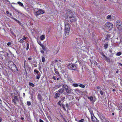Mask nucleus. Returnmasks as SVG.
<instances>
[{"instance_id": "nucleus-1", "label": "nucleus", "mask_w": 122, "mask_h": 122, "mask_svg": "<svg viewBox=\"0 0 122 122\" xmlns=\"http://www.w3.org/2000/svg\"><path fill=\"white\" fill-rule=\"evenodd\" d=\"M62 87L64 88V90L66 91V93L68 94H70L71 93V89L69 88L68 86L64 84L63 86Z\"/></svg>"}, {"instance_id": "nucleus-2", "label": "nucleus", "mask_w": 122, "mask_h": 122, "mask_svg": "<svg viewBox=\"0 0 122 122\" xmlns=\"http://www.w3.org/2000/svg\"><path fill=\"white\" fill-rule=\"evenodd\" d=\"M117 27L118 29L120 30L122 29V22L120 20H117V21L116 24Z\"/></svg>"}, {"instance_id": "nucleus-3", "label": "nucleus", "mask_w": 122, "mask_h": 122, "mask_svg": "<svg viewBox=\"0 0 122 122\" xmlns=\"http://www.w3.org/2000/svg\"><path fill=\"white\" fill-rule=\"evenodd\" d=\"M70 25L65 24L64 29L65 32H69L70 30Z\"/></svg>"}, {"instance_id": "nucleus-4", "label": "nucleus", "mask_w": 122, "mask_h": 122, "mask_svg": "<svg viewBox=\"0 0 122 122\" xmlns=\"http://www.w3.org/2000/svg\"><path fill=\"white\" fill-rule=\"evenodd\" d=\"M104 27L108 29L112 28L113 27V24L109 22L107 23L104 25Z\"/></svg>"}, {"instance_id": "nucleus-5", "label": "nucleus", "mask_w": 122, "mask_h": 122, "mask_svg": "<svg viewBox=\"0 0 122 122\" xmlns=\"http://www.w3.org/2000/svg\"><path fill=\"white\" fill-rule=\"evenodd\" d=\"M68 67L69 69L72 70H75L77 68L76 66L74 64L69 65H68Z\"/></svg>"}, {"instance_id": "nucleus-6", "label": "nucleus", "mask_w": 122, "mask_h": 122, "mask_svg": "<svg viewBox=\"0 0 122 122\" xmlns=\"http://www.w3.org/2000/svg\"><path fill=\"white\" fill-rule=\"evenodd\" d=\"M34 13L36 16L39 15L41 14H42L44 13L43 11L41 10L40 9L38 11H35Z\"/></svg>"}, {"instance_id": "nucleus-7", "label": "nucleus", "mask_w": 122, "mask_h": 122, "mask_svg": "<svg viewBox=\"0 0 122 122\" xmlns=\"http://www.w3.org/2000/svg\"><path fill=\"white\" fill-rule=\"evenodd\" d=\"M69 18V19L71 20L72 22L74 21H76V19H75V17L73 16H68L67 17V18Z\"/></svg>"}, {"instance_id": "nucleus-8", "label": "nucleus", "mask_w": 122, "mask_h": 122, "mask_svg": "<svg viewBox=\"0 0 122 122\" xmlns=\"http://www.w3.org/2000/svg\"><path fill=\"white\" fill-rule=\"evenodd\" d=\"M101 119L102 122H109L107 119L103 116H102V117H101Z\"/></svg>"}, {"instance_id": "nucleus-9", "label": "nucleus", "mask_w": 122, "mask_h": 122, "mask_svg": "<svg viewBox=\"0 0 122 122\" xmlns=\"http://www.w3.org/2000/svg\"><path fill=\"white\" fill-rule=\"evenodd\" d=\"M18 100V98L16 96H15L14 97V99L12 100V102L15 104L16 103V102Z\"/></svg>"}, {"instance_id": "nucleus-10", "label": "nucleus", "mask_w": 122, "mask_h": 122, "mask_svg": "<svg viewBox=\"0 0 122 122\" xmlns=\"http://www.w3.org/2000/svg\"><path fill=\"white\" fill-rule=\"evenodd\" d=\"M72 21L71 20L69 19H68V20H66L65 22V24H67L68 25H70V24L71 23Z\"/></svg>"}, {"instance_id": "nucleus-11", "label": "nucleus", "mask_w": 122, "mask_h": 122, "mask_svg": "<svg viewBox=\"0 0 122 122\" xmlns=\"http://www.w3.org/2000/svg\"><path fill=\"white\" fill-rule=\"evenodd\" d=\"M60 96V94L58 92L56 93L55 94L54 97L55 98H58Z\"/></svg>"}, {"instance_id": "nucleus-12", "label": "nucleus", "mask_w": 122, "mask_h": 122, "mask_svg": "<svg viewBox=\"0 0 122 122\" xmlns=\"http://www.w3.org/2000/svg\"><path fill=\"white\" fill-rule=\"evenodd\" d=\"M64 88L62 87V88L58 90V92H59L60 94H62L64 92Z\"/></svg>"}, {"instance_id": "nucleus-13", "label": "nucleus", "mask_w": 122, "mask_h": 122, "mask_svg": "<svg viewBox=\"0 0 122 122\" xmlns=\"http://www.w3.org/2000/svg\"><path fill=\"white\" fill-rule=\"evenodd\" d=\"M69 32H65V33L64 35V36L65 38H67L68 37V35H69Z\"/></svg>"}, {"instance_id": "nucleus-14", "label": "nucleus", "mask_w": 122, "mask_h": 122, "mask_svg": "<svg viewBox=\"0 0 122 122\" xmlns=\"http://www.w3.org/2000/svg\"><path fill=\"white\" fill-rule=\"evenodd\" d=\"M38 99L40 101L42 100V96L40 94H38Z\"/></svg>"}, {"instance_id": "nucleus-15", "label": "nucleus", "mask_w": 122, "mask_h": 122, "mask_svg": "<svg viewBox=\"0 0 122 122\" xmlns=\"http://www.w3.org/2000/svg\"><path fill=\"white\" fill-rule=\"evenodd\" d=\"M91 118L92 121H96L97 120V119L95 116L92 117Z\"/></svg>"}, {"instance_id": "nucleus-16", "label": "nucleus", "mask_w": 122, "mask_h": 122, "mask_svg": "<svg viewBox=\"0 0 122 122\" xmlns=\"http://www.w3.org/2000/svg\"><path fill=\"white\" fill-rule=\"evenodd\" d=\"M45 38V36L44 35H43L41 36L40 37V39L41 40H43Z\"/></svg>"}, {"instance_id": "nucleus-17", "label": "nucleus", "mask_w": 122, "mask_h": 122, "mask_svg": "<svg viewBox=\"0 0 122 122\" xmlns=\"http://www.w3.org/2000/svg\"><path fill=\"white\" fill-rule=\"evenodd\" d=\"M40 46L42 47L43 49L45 51H46V47L44 46V45H42V44H41L40 45Z\"/></svg>"}, {"instance_id": "nucleus-18", "label": "nucleus", "mask_w": 122, "mask_h": 122, "mask_svg": "<svg viewBox=\"0 0 122 122\" xmlns=\"http://www.w3.org/2000/svg\"><path fill=\"white\" fill-rule=\"evenodd\" d=\"M102 57L103 58V59L104 60L106 58H107V57L105 56L103 53H102Z\"/></svg>"}, {"instance_id": "nucleus-19", "label": "nucleus", "mask_w": 122, "mask_h": 122, "mask_svg": "<svg viewBox=\"0 0 122 122\" xmlns=\"http://www.w3.org/2000/svg\"><path fill=\"white\" fill-rule=\"evenodd\" d=\"M65 97H63L61 98V99L60 101L61 102H63L65 100Z\"/></svg>"}, {"instance_id": "nucleus-20", "label": "nucleus", "mask_w": 122, "mask_h": 122, "mask_svg": "<svg viewBox=\"0 0 122 122\" xmlns=\"http://www.w3.org/2000/svg\"><path fill=\"white\" fill-rule=\"evenodd\" d=\"M108 44H105L104 45V47L105 49H106L108 47Z\"/></svg>"}, {"instance_id": "nucleus-21", "label": "nucleus", "mask_w": 122, "mask_h": 122, "mask_svg": "<svg viewBox=\"0 0 122 122\" xmlns=\"http://www.w3.org/2000/svg\"><path fill=\"white\" fill-rule=\"evenodd\" d=\"M41 75L40 74V73L39 74H37L36 76V78L39 79Z\"/></svg>"}, {"instance_id": "nucleus-22", "label": "nucleus", "mask_w": 122, "mask_h": 122, "mask_svg": "<svg viewBox=\"0 0 122 122\" xmlns=\"http://www.w3.org/2000/svg\"><path fill=\"white\" fill-rule=\"evenodd\" d=\"M105 60H107V61L108 62H109L110 61V59L109 58L107 57V58H106Z\"/></svg>"}, {"instance_id": "nucleus-23", "label": "nucleus", "mask_w": 122, "mask_h": 122, "mask_svg": "<svg viewBox=\"0 0 122 122\" xmlns=\"http://www.w3.org/2000/svg\"><path fill=\"white\" fill-rule=\"evenodd\" d=\"M88 99H89L91 101H92L93 100V97L92 96L90 97H88Z\"/></svg>"}, {"instance_id": "nucleus-24", "label": "nucleus", "mask_w": 122, "mask_h": 122, "mask_svg": "<svg viewBox=\"0 0 122 122\" xmlns=\"http://www.w3.org/2000/svg\"><path fill=\"white\" fill-rule=\"evenodd\" d=\"M17 3L19 5L23 7V4L22 3L20 2H18Z\"/></svg>"}, {"instance_id": "nucleus-25", "label": "nucleus", "mask_w": 122, "mask_h": 122, "mask_svg": "<svg viewBox=\"0 0 122 122\" xmlns=\"http://www.w3.org/2000/svg\"><path fill=\"white\" fill-rule=\"evenodd\" d=\"M55 73H56L57 75H59V74L58 72V71H57V69H55Z\"/></svg>"}, {"instance_id": "nucleus-26", "label": "nucleus", "mask_w": 122, "mask_h": 122, "mask_svg": "<svg viewBox=\"0 0 122 122\" xmlns=\"http://www.w3.org/2000/svg\"><path fill=\"white\" fill-rule=\"evenodd\" d=\"M78 86V85L77 83H74L73 84V86L75 87H77Z\"/></svg>"}, {"instance_id": "nucleus-27", "label": "nucleus", "mask_w": 122, "mask_h": 122, "mask_svg": "<svg viewBox=\"0 0 122 122\" xmlns=\"http://www.w3.org/2000/svg\"><path fill=\"white\" fill-rule=\"evenodd\" d=\"M29 85L32 87H34L35 86V85L33 83L30 82L29 83Z\"/></svg>"}, {"instance_id": "nucleus-28", "label": "nucleus", "mask_w": 122, "mask_h": 122, "mask_svg": "<svg viewBox=\"0 0 122 122\" xmlns=\"http://www.w3.org/2000/svg\"><path fill=\"white\" fill-rule=\"evenodd\" d=\"M107 19H111V15H108L107 17Z\"/></svg>"}, {"instance_id": "nucleus-29", "label": "nucleus", "mask_w": 122, "mask_h": 122, "mask_svg": "<svg viewBox=\"0 0 122 122\" xmlns=\"http://www.w3.org/2000/svg\"><path fill=\"white\" fill-rule=\"evenodd\" d=\"M42 61L43 62H45V58L43 56H42Z\"/></svg>"}, {"instance_id": "nucleus-30", "label": "nucleus", "mask_w": 122, "mask_h": 122, "mask_svg": "<svg viewBox=\"0 0 122 122\" xmlns=\"http://www.w3.org/2000/svg\"><path fill=\"white\" fill-rule=\"evenodd\" d=\"M79 86L80 87L82 88H83L85 87V86L84 85L81 84Z\"/></svg>"}, {"instance_id": "nucleus-31", "label": "nucleus", "mask_w": 122, "mask_h": 122, "mask_svg": "<svg viewBox=\"0 0 122 122\" xmlns=\"http://www.w3.org/2000/svg\"><path fill=\"white\" fill-rule=\"evenodd\" d=\"M62 107L63 109L65 111H66V110L65 107V106L63 104H62Z\"/></svg>"}, {"instance_id": "nucleus-32", "label": "nucleus", "mask_w": 122, "mask_h": 122, "mask_svg": "<svg viewBox=\"0 0 122 122\" xmlns=\"http://www.w3.org/2000/svg\"><path fill=\"white\" fill-rule=\"evenodd\" d=\"M121 54V52H119L117 53L116 54V55L117 56H119Z\"/></svg>"}, {"instance_id": "nucleus-33", "label": "nucleus", "mask_w": 122, "mask_h": 122, "mask_svg": "<svg viewBox=\"0 0 122 122\" xmlns=\"http://www.w3.org/2000/svg\"><path fill=\"white\" fill-rule=\"evenodd\" d=\"M27 46L26 49L27 50H28L29 49V44L28 43H27Z\"/></svg>"}, {"instance_id": "nucleus-34", "label": "nucleus", "mask_w": 122, "mask_h": 122, "mask_svg": "<svg viewBox=\"0 0 122 122\" xmlns=\"http://www.w3.org/2000/svg\"><path fill=\"white\" fill-rule=\"evenodd\" d=\"M34 72H36V74H38L39 73V71L36 70V69H35L34 71Z\"/></svg>"}, {"instance_id": "nucleus-35", "label": "nucleus", "mask_w": 122, "mask_h": 122, "mask_svg": "<svg viewBox=\"0 0 122 122\" xmlns=\"http://www.w3.org/2000/svg\"><path fill=\"white\" fill-rule=\"evenodd\" d=\"M113 53H110L109 55V57H111V56H113Z\"/></svg>"}, {"instance_id": "nucleus-36", "label": "nucleus", "mask_w": 122, "mask_h": 122, "mask_svg": "<svg viewBox=\"0 0 122 122\" xmlns=\"http://www.w3.org/2000/svg\"><path fill=\"white\" fill-rule=\"evenodd\" d=\"M27 104L28 106H29L31 105V103L30 102L28 101L27 102Z\"/></svg>"}, {"instance_id": "nucleus-37", "label": "nucleus", "mask_w": 122, "mask_h": 122, "mask_svg": "<svg viewBox=\"0 0 122 122\" xmlns=\"http://www.w3.org/2000/svg\"><path fill=\"white\" fill-rule=\"evenodd\" d=\"M24 42V41L23 40V39H20L19 41V42L21 43H23V42Z\"/></svg>"}, {"instance_id": "nucleus-38", "label": "nucleus", "mask_w": 122, "mask_h": 122, "mask_svg": "<svg viewBox=\"0 0 122 122\" xmlns=\"http://www.w3.org/2000/svg\"><path fill=\"white\" fill-rule=\"evenodd\" d=\"M100 93L101 95H103L104 93L103 92H102L101 90L100 91Z\"/></svg>"}, {"instance_id": "nucleus-39", "label": "nucleus", "mask_w": 122, "mask_h": 122, "mask_svg": "<svg viewBox=\"0 0 122 122\" xmlns=\"http://www.w3.org/2000/svg\"><path fill=\"white\" fill-rule=\"evenodd\" d=\"M89 112L90 113V114L91 113H93V111L91 109H89Z\"/></svg>"}, {"instance_id": "nucleus-40", "label": "nucleus", "mask_w": 122, "mask_h": 122, "mask_svg": "<svg viewBox=\"0 0 122 122\" xmlns=\"http://www.w3.org/2000/svg\"><path fill=\"white\" fill-rule=\"evenodd\" d=\"M84 121V119H82L81 120H79V122H83Z\"/></svg>"}, {"instance_id": "nucleus-41", "label": "nucleus", "mask_w": 122, "mask_h": 122, "mask_svg": "<svg viewBox=\"0 0 122 122\" xmlns=\"http://www.w3.org/2000/svg\"><path fill=\"white\" fill-rule=\"evenodd\" d=\"M61 101H60L58 103V105H60V106H61Z\"/></svg>"}, {"instance_id": "nucleus-42", "label": "nucleus", "mask_w": 122, "mask_h": 122, "mask_svg": "<svg viewBox=\"0 0 122 122\" xmlns=\"http://www.w3.org/2000/svg\"><path fill=\"white\" fill-rule=\"evenodd\" d=\"M13 19H14V20H15L18 23L19 21L18 20H17L15 18H13Z\"/></svg>"}, {"instance_id": "nucleus-43", "label": "nucleus", "mask_w": 122, "mask_h": 122, "mask_svg": "<svg viewBox=\"0 0 122 122\" xmlns=\"http://www.w3.org/2000/svg\"><path fill=\"white\" fill-rule=\"evenodd\" d=\"M91 117H93L95 116H94V115L93 113L92 114V113H91Z\"/></svg>"}, {"instance_id": "nucleus-44", "label": "nucleus", "mask_w": 122, "mask_h": 122, "mask_svg": "<svg viewBox=\"0 0 122 122\" xmlns=\"http://www.w3.org/2000/svg\"><path fill=\"white\" fill-rule=\"evenodd\" d=\"M11 43L10 42H9L7 44V45L8 46H9L10 45H11Z\"/></svg>"}, {"instance_id": "nucleus-45", "label": "nucleus", "mask_w": 122, "mask_h": 122, "mask_svg": "<svg viewBox=\"0 0 122 122\" xmlns=\"http://www.w3.org/2000/svg\"><path fill=\"white\" fill-rule=\"evenodd\" d=\"M52 78L53 79L55 80H56V78L55 76H53L52 77Z\"/></svg>"}, {"instance_id": "nucleus-46", "label": "nucleus", "mask_w": 122, "mask_h": 122, "mask_svg": "<svg viewBox=\"0 0 122 122\" xmlns=\"http://www.w3.org/2000/svg\"><path fill=\"white\" fill-rule=\"evenodd\" d=\"M18 23L20 25H22V24L19 21Z\"/></svg>"}, {"instance_id": "nucleus-47", "label": "nucleus", "mask_w": 122, "mask_h": 122, "mask_svg": "<svg viewBox=\"0 0 122 122\" xmlns=\"http://www.w3.org/2000/svg\"><path fill=\"white\" fill-rule=\"evenodd\" d=\"M32 58L31 57H29L28 58V59L29 60H32Z\"/></svg>"}, {"instance_id": "nucleus-48", "label": "nucleus", "mask_w": 122, "mask_h": 122, "mask_svg": "<svg viewBox=\"0 0 122 122\" xmlns=\"http://www.w3.org/2000/svg\"><path fill=\"white\" fill-rule=\"evenodd\" d=\"M22 39H23V40H25L26 39V38L24 36L23 37V38Z\"/></svg>"}, {"instance_id": "nucleus-49", "label": "nucleus", "mask_w": 122, "mask_h": 122, "mask_svg": "<svg viewBox=\"0 0 122 122\" xmlns=\"http://www.w3.org/2000/svg\"><path fill=\"white\" fill-rule=\"evenodd\" d=\"M6 13H7V14H9V13H10L8 11H6Z\"/></svg>"}, {"instance_id": "nucleus-50", "label": "nucleus", "mask_w": 122, "mask_h": 122, "mask_svg": "<svg viewBox=\"0 0 122 122\" xmlns=\"http://www.w3.org/2000/svg\"><path fill=\"white\" fill-rule=\"evenodd\" d=\"M39 122H44L41 119H40Z\"/></svg>"}, {"instance_id": "nucleus-51", "label": "nucleus", "mask_w": 122, "mask_h": 122, "mask_svg": "<svg viewBox=\"0 0 122 122\" xmlns=\"http://www.w3.org/2000/svg\"><path fill=\"white\" fill-rule=\"evenodd\" d=\"M41 53H44V51L43 50H41Z\"/></svg>"}, {"instance_id": "nucleus-52", "label": "nucleus", "mask_w": 122, "mask_h": 122, "mask_svg": "<svg viewBox=\"0 0 122 122\" xmlns=\"http://www.w3.org/2000/svg\"><path fill=\"white\" fill-rule=\"evenodd\" d=\"M109 51L110 53H112V51L111 50H109Z\"/></svg>"}, {"instance_id": "nucleus-53", "label": "nucleus", "mask_w": 122, "mask_h": 122, "mask_svg": "<svg viewBox=\"0 0 122 122\" xmlns=\"http://www.w3.org/2000/svg\"><path fill=\"white\" fill-rule=\"evenodd\" d=\"M2 118L1 117H0V122H2Z\"/></svg>"}, {"instance_id": "nucleus-54", "label": "nucleus", "mask_w": 122, "mask_h": 122, "mask_svg": "<svg viewBox=\"0 0 122 122\" xmlns=\"http://www.w3.org/2000/svg\"><path fill=\"white\" fill-rule=\"evenodd\" d=\"M97 89H100V87L99 86H97Z\"/></svg>"}, {"instance_id": "nucleus-55", "label": "nucleus", "mask_w": 122, "mask_h": 122, "mask_svg": "<svg viewBox=\"0 0 122 122\" xmlns=\"http://www.w3.org/2000/svg\"><path fill=\"white\" fill-rule=\"evenodd\" d=\"M68 104L67 103H66V106L67 108H68Z\"/></svg>"}, {"instance_id": "nucleus-56", "label": "nucleus", "mask_w": 122, "mask_h": 122, "mask_svg": "<svg viewBox=\"0 0 122 122\" xmlns=\"http://www.w3.org/2000/svg\"><path fill=\"white\" fill-rule=\"evenodd\" d=\"M118 70H117V71H116V73H118Z\"/></svg>"}, {"instance_id": "nucleus-57", "label": "nucleus", "mask_w": 122, "mask_h": 122, "mask_svg": "<svg viewBox=\"0 0 122 122\" xmlns=\"http://www.w3.org/2000/svg\"><path fill=\"white\" fill-rule=\"evenodd\" d=\"M11 33L13 35H14V33L12 32H11Z\"/></svg>"}, {"instance_id": "nucleus-58", "label": "nucleus", "mask_w": 122, "mask_h": 122, "mask_svg": "<svg viewBox=\"0 0 122 122\" xmlns=\"http://www.w3.org/2000/svg\"><path fill=\"white\" fill-rule=\"evenodd\" d=\"M34 66H35V67H37V65H36V64H35L34 65Z\"/></svg>"}, {"instance_id": "nucleus-59", "label": "nucleus", "mask_w": 122, "mask_h": 122, "mask_svg": "<svg viewBox=\"0 0 122 122\" xmlns=\"http://www.w3.org/2000/svg\"><path fill=\"white\" fill-rule=\"evenodd\" d=\"M21 120H23L24 119V118H23V117H21Z\"/></svg>"}, {"instance_id": "nucleus-60", "label": "nucleus", "mask_w": 122, "mask_h": 122, "mask_svg": "<svg viewBox=\"0 0 122 122\" xmlns=\"http://www.w3.org/2000/svg\"><path fill=\"white\" fill-rule=\"evenodd\" d=\"M107 37H110V36L109 35H107Z\"/></svg>"}, {"instance_id": "nucleus-61", "label": "nucleus", "mask_w": 122, "mask_h": 122, "mask_svg": "<svg viewBox=\"0 0 122 122\" xmlns=\"http://www.w3.org/2000/svg\"><path fill=\"white\" fill-rule=\"evenodd\" d=\"M41 69V67H39V69L40 70V69Z\"/></svg>"}, {"instance_id": "nucleus-62", "label": "nucleus", "mask_w": 122, "mask_h": 122, "mask_svg": "<svg viewBox=\"0 0 122 122\" xmlns=\"http://www.w3.org/2000/svg\"><path fill=\"white\" fill-rule=\"evenodd\" d=\"M115 91V89H113L112 90V91L113 92H114V91Z\"/></svg>"}, {"instance_id": "nucleus-63", "label": "nucleus", "mask_w": 122, "mask_h": 122, "mask_svg": "<svg viewBox=\"0 0 122 122\" xmlns=\"http://www.w3.org/2000/svg\"><path fill=\"white\" fill-rule=\"evenodd\" d=\"M55 61L56 62H57L58 61H57V60H55Z\"/></svg>"}, {"instance_id": "nucleus-64", "label": "nucleus", "mask_w": 122, "mask_h": 122, "mask_svg": "<svg viewBox=\"0 0 122 122\" xmlns=\"http://www.w3.org/2000/svg\"><path fill=\"white\" fill-rule=\"evenodd\" d=\"M96 122H99V121L98 120H96Z\"/></svg>"}]
</instances>
